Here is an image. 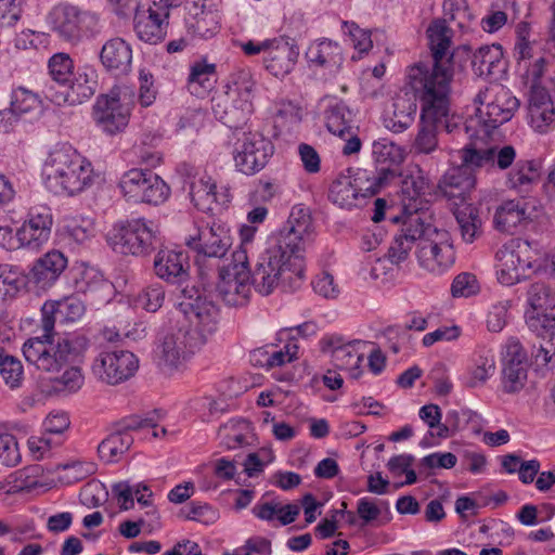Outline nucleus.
Returning <instances> with one entry per match:
<instances>
[{
	"label": "nucleus",
	"instance_id": "1",
	"mask_svg": "<svg viewBox=\"0 0 555 555\" xmlns=\"http://www.w3.org/2000/svg\"><path fill=\"white\" fill-rule=\"evenodd\" d=\"M289 229L276 243L258 257L253 275L248 264L232 260L220 270L217 292L229 306L247 304L250 280L258 293L270 295L275 288L298 289L305 280L304 251L313 232L311 216L304 207H294L288 218Z\"/></svg>",
	"mask_w": 555,
	"mask_h": 555
},
{
	"label": "nucleus",
	"instance_id": "2",
	"mask_svg": "<svg viewBox=\"0 0 555 555\" xmlns=\"http://www.w3.org/2000/svg\"><path fill=\"white\" fill-rule=\"evenodd\" d=\"M428 44L433 56V65L422 62L406 68L405 87L412 90L426 89V100L441 104L446 93L451 92L453 79V54L450 52L452 31L446 21L436 20L427 28Z\"/></svg>",
	"mask_w": 555,
	"mask_h": 555
},
{
	"label": "nucleus",
	"instance_id": "3",
	"mask_svg": "<svg viewBox=\"0 0 555 555\" xmlns=\"http://www.w3.org/2000/svg\"><path fill=\"white\" fill-rule=\"evenodd\" d=\"M475 102L480 106L465 121L454 115L447 120L444 125L447 134H454L462 139L487 138L494 129L508 121L519 105L512 92L498 83L480 90Z\"/></svg>",
	"mask_w": 555,
	"mask_h": 555
},
{
	"label": "nucleus",
	"instance_id": "4",
	"mask_svg": "<svg viewBox=\"0 0 555 555\" xmlns=\"http://www.w3.org/2000/svg\"><path fill=\"white\" fill-rule=\"evenodd\" d=\"M94 177L91 162L68 144L51 150L42 167L43 183L55 195H76L91 186Z\"/></svg>",
	"mask_w": 555,
	"mask_h": 555
},
{
	"label": "nucleus",
	"instance_id": "5",
	"mask_svg": "<svg viewBox=\"0 0 555 555\" xmlns=\"http://www.w3.org/2000/svg\"><path fill=\"white\" fill-rule=\"evenodd\" d=\"M53 333L27 339L23 345L25 360L37 370L48 373L60 372L65 365L78 361L87 349L83 337L52 338Z\"/></svg>",
	"mask_w": 555,
	"mask_h": 555
},
{
	"label": "nucleus",
	"instance_id": "6",
	"mask_svg": "<svg viewBox=\"0 0 555 555\" xmlns=\"http://www.w3.org/2000/svg\"><path fill=\"white\" fill-rule=\"evenodd\" d=\"M255 81L250 73L240 70L232 76L227 91L212 99L215 117L229 128L237 129L254 111Z\"/></svg>",
	"mask_w": 555,
	"mask_h": 555
},
{
	"label": "nucleus",
	"instance_id": "7",
	"mask_svg": "<svg viewBox=\"0 0 555 555\" xmlns=\"http://www.w3.org/2000/svg\"><path fill=\"white\" fill-rule=\"evenodd\" d=\"M539 249L528 241L511 238L495 253V274L499 283L515 285L539 271Z\"/></svg>",
	"mask_w": 555,
	"mask_h": 555
},
{
	"label": "nucleus",
	"instance_id": "8",
	"mask_svg": "<svg viewBox=\"0 0 555 555\" xmlns=\"http://www.w3.org/2000/svg\"><path fill=\"white\" fill-rule=\"evenodd\" d=\"M132 106V91L126 86L116 85L107 93L96 96L91 117L103 133L116 135L128 127Z\"/></svg>",
	"mask_w": 555,
	"mask_h": 555
},
{
	"label": "nucleus",
	"instance_id": "9",
	"mask_svg": "<svg viewBox=\"0 0 555 555\" xmlns=\"http://www.w3.org/2000/svg\"><path fill=\"white\" fill-rule=\"evenodd\" d=\"M106 240L116 253L144 257L155 250L158 230L153 221L137 218L114 224Z\"/></svg>",
	"mask_w": 555,
	"mask_h": 555
},
{
	"label": "nucleus",
	"instance_id": "10",
	"mask_svg": "<svg viewBox=\"0 0 555 555\" xmlns=\"http://www.w3.org/2000/svg\"><path fill=\"white\" fill-rule=\"evenodd\" d=\"M47 23L62 40L78 43L95 33L99 18L77 5L60 3L48 13Z\"/></svg>",
	"mask_w": 555,
	"mask_h": 555
},
{
	"label": "nucleus",
	"instance_id": "11",
	"mask_svg": "<svg viewBox=\"0 0 555 555\" xmlns=\"http://www.w3.org/2000/svg\"><path fill=\"white\" fill-rule=\"evenodd\" d=\"M122 197L134 204L160 205L170 195V188L156 173L142 168L125 171L118 182Z\"/></svg>",
	"mask_w": 555,
	"mask_h": 555
},
{
	"label": "nucleus",
	"instance_id": "12",
	"mask_svg": "<svg viewBox=\"0 0 555 555\" xmlns=\"http://www.w3.org/2000/svg\"><path fill=\"white\" fill-rule=\"evenodd\" d=\"M449 135L456 143H464V146L457 150L461 159V166L457 168H464L466 171L486 166L506 171L517 157V151L513 145L479 147L478 140L485 138L462 139L454 134Z\"/></svg>",
	"mask_w": 555,
	"mask_h": 555
},
{
	"label": "nucleus",
	"instance_id": "13",
	"mask_svg": "<svg viewBox=\"0 0 555 555\" xmlns=\"http://www.w3.org/2000/svg\"><path fill=\"white\" fill-rule=\"evenodd\" d=\"M247 56L262 54V64L267 72L276 78H284L295 68L299 52L282 38L263 41L248 40L240 44Z\"/></svg>",
	"mask_w": 555,
	"mask_h": 555
},
{
	"label": "nucleus",
	"instance_id": "14",
	"mask_svg": "<svg viewBox=\"0 0 555 555\" xmlns=\"http://www.w3.org/2000/svg\"><path fill=\"white\" fill-rule=\"evenodd\" d=\"M184 330L168 332L162 336L154 350V361L157 367L166 375H172L181 371L186 361L202 348L195 345Z\"/></svg>",
	"mask_w": 555,
	"mask_h": 555
},
{
	"label": "nucleus",
	"instance_id": "15",
	"mask_svg": "<svg viewBox=\"0 0 555 555\" xmlns=\"http://www.w3.org/2000/svg\"><path fill=\"white\" fill-rule=\"evenodd\" d=\"M416 257L420 264L431 273L440 274L449 269L455 254L448 232L426 224L424 235L417 243Z\"/></svg>",
	"mask_w": 555,
	"mask_h": 555
},
{
	"label": "nucleus",
	"instance_id": "16",
	"mask_svg": "<svg viewBox=\"0 0 555 555\" xmlns=\"http://www.w3.org/2000/svg\"><path fill=\"white\" fill-rule=\"evenodd\" d=\"M138 370V357L133 352L122 349L101 351L91 365L93 376L111 386L129 380Z\"/></svg>",
	"mask_w": 555,
	"mask_h": 555
},
{
	"label": "nucleus",
	"instance_id": "17",
	"mask_svg": "<svg viewBox=\"0 0 555 555\" xmlns=\"http://www.w3.org/2000/svg\"><path fill=\"white\" fill-rule=\"evenodd\" d=\"M421 103V122L417 134L415 137L413 149L420 154H430L438 147L437 122L442 119H451L450 111V93H446L444 101L428 103L426 100V89L413 90Z\"/></svg>",
	"mask_w": 555,
	"mask_h": 555
},
{
	"label": "nucleus",
	"instance_id": "18",
	"mask_svg": "<svg viewBox=\"0 0 555 555\" xmlns=\"http://www.w3.org/2000/svg\"><path fill=\"white\" fill-rule=\"evenodd\" d=\"M527 326L538 335L555 328V291L543 283H532L526 293Z\"/></svg>",
	"mask_w": 555,
	"mask_h": 555
},
{
	"label": "nucleus",
	"instance_id": "19",
	"mask_svg": "<svg viewBox=\"0 0 555 555\" xmlns=\"http://www.w3.org/2000/svg\"><path fill=\"white\" fill-rule=\"evenodd\" d=\"M273 152L272 142L263 134L244 132L233 151L235 168L244 175H255L266 167Z\"/></svg>",
	"mask_w": 555,
	"mask_h": 555
},
{
	"label": "nucleus",
	"instance_id": "20",
	"mask_svg": "<svg viewBox=\"0 0 555 555\" xmlns=\"http://www.w3.org/2000/svg\"><path fill=\"white\" fill-rule=\"evenodd\" d=\"M180 306L190 322L189 328L184 331L196 340L195 345L199 344L203 347L218 328V306L203 296H197L195 299L190 297Z\"/></svg>",
	"mask_w": 555,
	"mask_h": 555
},
{
	"label": "nucleus",
	"instance_id": "21",
	"mask_svg": "<svg viewBox=\"0 0 555 555\" xmlns=\"http://www.w3.org/2000/svg\"><path fill=\"white\" fill-rule=\"evenodd\" d=\"M98 88L96 70L90 66L79 67L59 88H47L46 96L55 105H78L91 99Z\"/></svg>",
	"mask_w": 555,
	"mask_h": 555
},
{
	"label": "nucleus",
	"instance_id": "22",
	"mask_svg": "<svg viewBox=\"0 0 555 555\" xmlns=\"http://www.w3.org/2000/svg\"><path fill=\"white\" fill-rule=\"evenodd\" d=\"M185 244L197 255L223 258L232 246V237L230 229L221 221L196 223L194 233L185 237Z\"/></svg>",
	"mask_w": 555,
	"mask_h": 555
},
{
	"label": "nucleus",
	"instance_id": "23",
	"mask_svg": "<svg viewBox=\"0 0 555 555\" xmlns=\"http://www.w3.org/2000/svg\"><path fill=\"white\" fill-rule=\"evenodd\" d=\"M53 225L51 208L44 204L30 206L17 228L20 248L38 251L48 243Z\"/></svg>",
	"mask_w": 555,
	"mask_h": 555
},
{
	"label": "nucleus",
	"instance_id": "24",
	"mask_svg": "<svg viewBox=\"0 0 555 555\" xmlns=\"http://www.w3.org/2000/svg\"><path fill=\"white\" fill-rule=\"evenodd\" d=\"M390 221L400 223V229L388 248L387 257L391 263L400 264L408 259L414 244L422 240L426 224L418 211L391 216Z\"/></svg>",
	"mask_w": 555,
	"mask_h": 555
},
{
	"label": "nucleus",
	"instance_id": "25",
	"mask_svg": "<svg viewBox=\"0 0 555 555\" xmlns=\"http://www.w3.org/2000/svg\"><path fill=\"white\" fill-rule=\"evenodd\" d=\"M360 345L359 340L346 341L338 335L325 336L321 340L322 350L331 354L334 365L349 372L354 379L362 375L360 363L363 361V353L359 350Z\"/></svg>",
	"mask_w": 555,
	"mask_h": 555
},
{
	"label": "nucleus",
	"instance_id": "26",
	"mask_svg": "<svg viewBox=\"0 0 555 555\" xmlns=\"http://www.w3.org/2000/svg\"><path fill=\"white\" fill-rule=\"evenodd\" d=\"M168 11L154 3L146 10H139L134 14V30L140 40L155 44L166 36L168 25Z\"/></svg>",
	"mask_w": 555,
	"mask_h": 555
},
{
	"label": "nucleus",
	"instance_id": "27",
	"mask_svg": "<svg viewBox=\"0 0 555 555\" xmlns=\"http://www.w3.org/2000/svg\"><path fill=\"white\" fill-rule=\"evenodd\" d=\"M85 310V304L75 295L67 296L60 300L47 301L41 308V330L46 335L52 334L56 315L63 318L66 322H75L83 315Z\"/></svg>",
	"mask_w": 555,
	"mask_h": 555
},
{
	"label": "nucleus",
	"instance_id": "28",
	"mask_svg": "<svg viewBox=\"0 0 555 555\" xmlns=\"http://www.w3.org/2000/svg\"><path fill=\"white\" fill-rule=\"evenodd\" d=\"M9 492H31L35 490H49L54 485L51 468L40 464H33L15 470L9 476Z\"/></svg>",
	"mask_w": 555,
	"mask_h": 555
},
{
	"label": "nucleus",
	"instance_id": "29",
	"mask_svg": "<svg viewBox=\"0 0 555 555\" xmlns=\"http://www.w3.org/2000/svg\"><path fill=\"white\" fill-rule=\"evenodd\" d=\"M505 175V186L518 194H529L541 179V164L535 159H515Z\"/></svg>",
	"mask_w": 555,
	"mask_h": 555
},
{
	"label": "nucleus",
	"instance_id": "30",
	"mask_svg": "<svg viewBox=\"0 0 555 555\" xmlns=\"http://www.w3.org/2000/svg\"><path fill=\"white\" fill-rule=\"evenodd\" d=\"M476 178L464 168H453L449 170L438 184L442 196L452 202L454 206L460 207L469 198L475 189Z\"/></svg>",
	"mask_w": 555,
	"mask_h": 555
},
{
	"label": "nucleus",
	"instance_id": "31",
	"mask_svg": "<svg viewBox=\"0 0 555 555\" xmlns=\"http://www.w3.org/2000/svg\"><path fill=\"white\" fill-rule=\"evenodd\" d=\"M413 94L406 91L398 93L391 105V111L386 113L384 124L385 127L395 133H401L405 131L414 121L416 115V98L418 95L410 88Z\"/></svg>",
	"mask_w": 555,
	"mask_h": 555
},
{
	"label": "nucleus",
	"instance_id": "32",
	"mask_svg": "<svg viewBox=\"0 0 555 555\" xmlns=\"http://www.w3.org/2000/svg\"><path fill=\"white\" fill-rule=\"evenodd\" d=\"M189 257L183 251L162 249L154 260V270L158 278L170 283H181L189 276Z\"/></svg>",
	"mask_w": 555,
	"mask_h": 555
},
{
	"label": "nucleus",
	"instance_id": "33",
	"mask_svg": "<svg viewBox=\"0 0 555 555\" xmlns=\"http://www.w3.org/2000/svg\"><path fill=\"white\" fill-rule=\"evenodd\" d=\"M100 61L113 75H126L130 72L132 64L131 46L122 38H112L103 44Z\"/></svg>",
	"mask_w": 555,
	"mask_h": 555
},
{
	"label": "nucleus",
	"instance_id": "34",
	"mask_svg": "<svg viewBox=\"0 0 555 555\" xmlns=\"http://www.w3.org/2000/svg\"><path fill=\"white\" fill-rule=\"evenodd\" d=\"M185 27L188 33L194 37L211 38L220 29L219 14L216 10L207 9L205 4L199 5L192 2L188 7Z\"/></svg>",
	"mask_w": 555,
	"mask_h": 555
},
{
	"label": "nucleus",
	"instance_id": "35",
	"mask_svg": "<svg viewBox=\"0 0 555 555\" xmlns=\"http://www.w3.org/2000/svg\"><path fill=\"white\" fill-rule=\"evenodd\" d=\"M191 201L199 210H212L214 205L224 206L231 201L229 191H217L216 181L208 176H203L191 183Z\"/></svg>",
	"mask_w": 555,
	"mask_h": 555
},
{
	"label": "nucleus",
	"instance_id": "36",
	"mask_svg": "<svg viewBox=\"0 0 555 555\" xmlns=\"http://www.w3.org/2000/svg\"><path fill=\"white\" fill-rule=\"evenodd\" d=\"M67 267V258L59 250H50L33 266L30 275L41 288L52 286Z\"/></svg>",
	"mask_w": 555,
	"mask_h": 555
},
{
	"label": "nucleus",
	"instance_id": "37",
	"mask_svg": "<svg viewBox=\"0 0 555 555\" xmlns=\"http://www.w3.org/2000/svg\"><path fill=\"white\" fill-rule=\"evenodd\" d=\"M353 184L359 199H364L379 193L385 186L397 179V171L390 168L377 169L375 172L358 169L352 175Z\"/></svg>",
	"mask_w": 555,
	"mask_h": 555
},
{
	"label": "nucleus",
	"instance_id": "38",
	"mask_svg": "<svg viewBox=\"0 0 555 555\" xmlns=\"http://www.w3.org/2000/svg\"><path fill=\"white\" fill-rule=\"evenodd\" d=\"M10 108L18 119L33 120L43 113V100L39 93L18 86L12 90Z\"/></svg>",
	"mask_w": 555,
	"mask_h": 555
},
{
	"label": "nucleus",
	"instance_id": "39",
	"mask_svg": "<svg viewBox=\"0 0 555 555\" xmlns=\"http://www.w3.org/2000/svg\"><path fill=\"white\" fill-rule=\"evenodd\" d=\"M472 67L482 77L498 76L505 70L503 49L500 44H487L477 49L472 57Z\"/></svg>",
	"mask_w": 555,
	"mask_h": 555
},
{
	"label": "nucleus",
	"instance_id": "40",
	"mask_svg": "<svg viewBox=\"0 0 555 555\" xmlns=\"http://www.w3.org/2000/svg\"><path fill=\"white\" fill-rule=\"evenodd\" d=\"M83 383L85 376L81 369L77 365H70L62 375L42 380L40 389L47 396L66 397L80 390Z\"/></svg>",
	"mask_w": 555,
	"mask_h": 555
},
{
	"label": "nucleus",
	"instance_id": "41",
	"mask_svg": "<svg viewBox=\"0 0 555 555\" xmlns=\"http://www.w3.org/2000/svg\"><path fill=\"white\" fill-rule=\"evenodd\" d=\"M217 82V67L205 60L196 61L190 66L188 77V90L192 95L206 98L214 89Z\"/></svg>",
	"mask_w": 555,
	"mask_h": 555
},
{
	"label": "nucleus",
	"instance_id": "42",
	"mask_svg": "<svg viewBox=\"0 0 555 555\" xmlns=\"http://www.w3.org/2000/svg\"><path fill=\"white\" fill-rule=\"evenodd\" d=\"M495 372V360L491 350L485 347L478 348L472 356L470 365L466 373L465 384L469 388H476L486 382Z\"/></svg>",
	"mask_w": 555,
	"mask_h": 555
},
{
	"label": "nucleus",
	"instance_id": "43",
	"mask_svg": "<svg viewBox=\"0 0 555 555\" xmlns=\"http://www.w3.org/2000/svg\"><path fill=\"white\" fill-rule=\"evenodd\" d=\"M526 219L527 209L525 204L516 199H509L496 208L493 222L496 230L514 234Z\"/></svg>",
	"mask_w": 555,
	"mask_h": 555
},
{
	"label": "nucleus",
	"instance_id": "44",
	"mask_svg": "<svg viewBox=\"0 0 555 555\" xmlns=\"http://www.w3.org/2000/svg\"><path fill=\"white\" fill-rule=\"evenodd\" d=\"M306 57L309 63L317 66H339L343 62V52L337 42L322 39L310 43L306 51Z\"/></svg>",
	"mask_w": 555,
	"mask_h": 555
},
{
	"label": "nucleus",
	"instance_id": "45",
	"mask_svg": "<svg viewBox=\"0 0 555 555\" xmlns=\"http://www.w3.org/2000/svg\"><path fill=\"white\" fill-rule=\"evenodd\" d=\"M251 427L244 418H233L221 425L218 430L220 444L228 450H234L248 444Z\"/></svg>",
	"mask_w": 555,
	"mask_h": 555
},
{
	"label": "nucleus",
	"instance_id": "46",
	"mask_svg": "<svg viewBox=\"0 0 555 555\" xmlns=\"http://www.w3.org/2000/svg\"><path fill=\"white\" fill-rule=\"evenodd\" d=\"M328 197L341 208H352L361 204L350 171L339 173L335 178L330 188Z\"/></svg>",
	"mask_w": 555,
	"mask_h": 555
},
{
	"label": "nucleus",
	"instance_id": "47",
	"mask_svg": "<svg viewBox=\"0 0 555 555\" xmlns=\"http://www.w3.org/2000/svg\"><path fill=\"white\" fill-rule=\"evenodd\" d=\"M373 156L378 169L390 168L397 171L399 177V167L405 158L404 151L388 139H379L373 143Z\"/></svg>",
	"mask_w": 555,
	"mask_h": 555
},
{
	"label": "nucleus",
	"instance_id": "48",
	"mask_svg": "<svg viewBox=\"0 0 555 555\" xmlns=\"http://www.w3.org/2000/svg\"><path fill=\"white\" fill-rule=\"evenodd\" d=\"M352 113L341 101L330 104L325 112V124L330 132L340 138L349 134L352 126Z\"/></svg>",
	"mask_w": 555,
	"mask_h": 555
},
{
	"label": "nucleus",
	"instance_id": "49",
	"mask_svg": "<svg viewBox=\"0 0 555 555\" xmlns=\"http://www.w3.org/2000/svg\"><path fill=\"white\" fill-rule=\"evenodd\" d=\"M133 443V437L127 431H117L111 434L98 447L100 457L107 462H118L121 456L130 449Z\"/></svg>",
	"mask_w": 555,
	"mask_h": 555
},
{
	"label": "nucleus",
	"instance_id": "50",
	"mask_svg": "<svg viewBox=\"0 0 555 555\" xmlns=\"http://www.w3.org/2000/svg\"><path fill=\"white\" fill-rule=\"evenodd\" d=\"M51 470L52 475H57L59 481L70 485L91 476L95 472V465L89 461L73 460L63 464H57Z\"/></svg>",
	"mask_w": 555,
	"mask_h": 555
},
{
	"label": "nucleus",
	"instance_id": "51",
	"mask_svg": "<svg viewBox=\"0 0 555 555\" xmlns=\"http://www.w3.org/2000/svg\"><path fill=\"white\" fill-rule=\"evenodd\" d=\"M299 343L295 336H291L287 338L282 347L279 349L271 348V350L261 351L258 353L264 357V365L268 369L282 366L286 363H291L294 360L298 359L299 354Z\"/></svg>",
	"mask_w": 555,
	"mask_h": 555
},
{
	"label": "nucleus",
	"instance_id": "52",
	"mask_svg": "<svg viewBox=\"0 0 555 555\" xmlns=\"http://www.w3.org/2000/svg\"><path fill=\"white\" fill-rule=\"evenodd\" d=\"M464 241L472 243L481 233V219L472 205H463L454 210Z\"/></svg>",
	"mask_w": 555,
	"mask_h": 555
},
{
	"label": "nucleus",
	"instance_id": "53",
	"mask_svg": "<svg viewBox=\"0 0 555 555\" xmlns=\"http://www.w3.org/2000/svg\"><path fill=\"white\" fill-rule=\"evenodd\" d=\"M48 73L52 83L47 88H59L75 73L73 59L64 52L53 54L48 61Z\"/></svg>",
	"mask_w": 555,
	"mask_h": 555
},
{
	"label": "nucleus",
	"instance_id": "54",
	"mask_svg": "<svg viewBox=\"0 0 555 555\" xmlns=\"http://www.w3.org/2000/svg\"><path fill=\"white\" fill-rule=\"evenodd\" d=\"M443 14L453 22L462 31L470 28L475 15L466 0H444Z\"/></svg>",
	"mask_w": 555,
	"mask_h": 555
},
{
	"label": "nucleus",
	"instance_id": "55",
	"mask_svg": "<svg viewBox=\"0 0 555 555\" xmlns=\"http://www.w3.org/2000/svg\"><path fill=\"white\" fill-rule=\"evenodd\" d=\"M0 375L10 388L21 387L24 380V367L20 359L0 351Z\"/></svg>",
	"mask_w": 555,
	"mask_h": 555
},
{
	"label": "nucleus",
	"instance_id": "56",
	"mask_svg": "<svg viewBox=\"0 0 555 555\" xmlns=\"http://www.w3.org/2000/svg\"><path fill=\"white\" fill-rule=\"evenodd\" d=\"M27 275L16 267L0 266V285L3 297H13L27 285Z\"/></svg>",
	"mask_w": 555,
	"mask_h": 555
},
{
	"label": "nucleus",
	"instance_id": "57",
	"mask_svg": "<svg viewBox=\"0 0 555 555\" xmlns=\"http://www.w3.org/2000/svg\"><path fill=\"white\" fill-rule=\"evenodd\" d=\"M502 367H529L528 354L516 337H509L501 351Z\"/></svg>",
	"mask_w": 555,
	"mask_h": 555
},
{
	"label": "nucleus",
	"instance_id": "58",
	"mask_svg": "<svg viewBox=\"0 0 555 555\" xmlns=\"http://www.w3.org/2000/svg\"><path fill=\"white\" fill-rule=\"evenodd\" d=\"M343 31L349 37L351 46L358 52V57H361L363 54H367L373 48L371 33L360 28L356 23L344 22Z\"/></svg>",
	"mask_w": 555,
	"mask_h": 555
},
{
	"label": "nucleus",
	"instance_id": "59",
	"mask_svg": "<svg viewBox=\"0 0 555 555\" xmlns=\"http://www.w3.org/2000/svg\"><path fill=\"white\" fill-rule=\"evenodd\" d=\"M165 300V289L160 284L143 288L134 298V305L147 312H156Z\"/></svg>",
	"mask_w": 555,
	"mask_h": 555
},
{
	"label": "nucleus",
	"instance_id": "60",
	"mask_svg": "<svg viewBox=\"0 0 555 555\" xmlns=\"http://www.w3.org/2000/svg\"><path fill=\"white\" fill-rule=\"evenodd\" d=\"M257 231L256 225L243 224L240 228V246L233 253L232 260L248 264L249 254L255 249Z\"/></svg>",
	"mask_w": 555,
	"mask_h": 555
},
{
	"label": "nucleus",
	"instance_id": "61",
	"mask_svg": "<svg viewBox=\"0 0 555 555\" xmlns=\"http://www.w3.org/2000/svg\"><path fill=\"white\" fill-rule=\"evenodd\" d=\"M529 367H502L501 384L506 393L519 392L526 385Z\"/></svg>",
	"mask_w": 555,
	"mask_h": 555
},
{
	"label": "nucleus",
	"instance_id": "62",
	"mask_svg": "<svg viewBox=\"0 0 555 555\" xmlns=\"http://www.w3.org/2000/svg\"><path fill=\"white\" fill-rule=\"evenodd\" d=\"M420 418L430 428L436 429V435L446 438L449 435V428L441 423L442 412L439 405L429 403L423 405L418 411Z\"/></svg>",
	"mask_w": 555,
	"mask_h": 555
},
{
	"label": "nucleus",
	"instance_id": "63",
	"mask_svg": "<svg viewBox=\"0 0 555 555\" xmlns=\"http://www.w3.org/2000/svg\"><path fill=\"white\" fill-rule=\"evenodd\" d=\"M65 234L75 243L83 244L94 234V225L91 219H72L65 225Z\"/></svg>",
	"mask_w": 555,
	"mask_h": 555
},
{
	"label": "nucleus",
	"instance_id": "64",
	"mask_svg": "<svg viewBox=\"0 0 555 555\" xmlns=\"http://www.w3.org/2000/svg\"><path fill=\"white\" fill-rule=\"evenodd\" d=\"M22 460L16 438L11 434H0V463L16 466Z\"/></svg>",
	"mask_w": 555,
	"mask_h": 555
}]
</instances>
